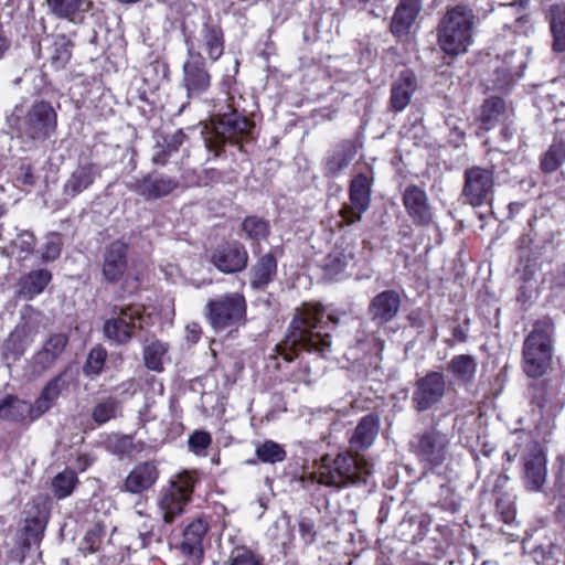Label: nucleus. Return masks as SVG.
I'll return each mask as SVG.
<instances>
[{
  "label": "nucleus",
  "instance_id": "nucleus-1",
  "mask_svg": "<svg viewBox=\"0 0 565 565\" xmlns=\"http://www.w3.org/2000/svg\"><path fill=\"white\" fill-rule=\"evenodd\" d=\"M338 322L339 318L327 315L320 305H303L297 309L286 339L277 345L279 355L287 362L292 361L299 350L324 355L331 345L330 324Z\"/></svg>",
  "mask_w": 565,
  "mask_h": 565
},
{
  "label": "nucleus",
  "instance_id": "nucleus-2",
  "mask_svg": "<svg viewBox=\"0 0 565 565\" xmlns=\"http://www.w3.org/2000/svg\"><path fill=\"white\" fill-rule=\"evenodd\" d=\"M7 120L19 137L43 142L55 134L57 113L50 102L36 100L26 110L15 106Z\"/></svg>",
  "mask_w": 565,
  "mask_h": 565
},
{
  "label": "nucleus",
  "instance_id": "nucleus-3",
  "mask_svg": "<svg viewBox=\"0 0 565 565\" xmlns=\"http://www.w3.org/2000/svg\"><path fill=\"white\" fill-rule=\"evenodd\" d=\"M475 15L466 6H455L447 10L437 28V43L447 55L467 52L472 43Z\"/></svg>",
  "mask_w": 565,
  "mask_h": 565
},
{
  "label": "nucleus",
  "instance_id": "nucleus-4",
  "mask_svg": "<svg viewBox=\"0 0 565 565\" xmlns=\"http://www.w3.org/2000/svg\"><path fill=\"white\" fill-rule=\"evenodd\" d=\"M371 473L372 465L364 457L345 452L333 459L329 456L322 458L318 481L328 487L345 488L366 482Z\"/></svg>",
  "mask_w": 565,
  "mask_h": 565
},
{
  "label": "nucleus",
  "instance_id": "nucleus-5",
  "mask_svg": "<svg viewBox=\"0 0 565 565\" xmlns=\"http://www.w3.org/2000/svg\"><path fill=\"white\" fill-rule=\"evenodd\" d=\"M206 318L212 329L232 333L246 323L247 305L239 292H230L211 298L206 306Z\"/></svg>",
  "mask_w": 565,
  "mask_h": 565
},
{
  "label": "nucleus",
  "instance_id": "nucleus-6",
  "mask_svg": "<svg viewBox=\"0 0 565 565\" xmlns=\"http://www.w3.org/2000/svg\"><path fill=\"white\" fill-rule=\"evenodd\" d=\"M554 324L550 318L539 320L524 341V371L531 377L545 373L552 358Z\"/></svg>",
  "mask_w": 565,
  "mask_h": 565
},
{
  "label": "nucleus",
  "instance_id": "nucleus-7",
  "mask_svg": "<svg viewBox=\"0 0 565 565\" xmlns=\"http://www.w3.org/2000/svg\"><path fill=\"white\" fill-rule=\"evenodd\" d=\"M228 109L213 118L212 130L205 137L206 147L215 153L225 142L241 143L254 139V122L236 110Z\"/></svg>",
  "mask_w": 565,
  "mask_h": 565
},
{
  "label": "nucleus",
  "instance_id": "nucleus-8",
  "mask_svg": "<svg viewBox=\"0 0 565 565\" xmlns=\"http://www.w3.org/2000/svg\"><path fill=\"white\" fill-rule=\"evenodd\" d=\"M195 478L188 471L178 473L169 484L161 490L158 501L159 510L164 523H172L184 512L191 500Z\"/></svg>",
  "mask_w": 565,
  "mask_h": 565
},
{
  "label": "nucleus",
  "instance_id": "nucleus-9",
  "mask_svg": "<svg viewBox=\"0 0 565 565\" xmlns=\"http://www.w3.org/2000/svg\"><path fill=\"white\" fill-rule=\"evenodd\" d=\"M186 45L188 57L183 63L182 86L188 98H198L210 88L211 75L201 52L196 51L195 43L186 42Z\"/></svg>",
  "mask_w": 565,
  "mask_h": 565
},
{
  "label": "nucleus",
  "instance_id": "nucleus-10",
  "mask_svg": "<svg viewBox=\"0 0 565 565\" xmlns=\"http://www.w3.org/2000/svg\"><path fill=\"white\" fill-rule=\"evenodd\" d=\"M143 308L139 305L121 308L118 317L111 318L104 323V335L116 344H127L136 328L143 327Z\"/></svg>",
  "mask_w": 565,
  "mask_h": 565
},
{
  "label": "nucleus",
  "instance_id": "nucleus-11",
  "mask_svg": "<svg viewBox=\"0 0 565 565\" xmlns=\"http://www.w3.org/2000/svg\"><path fill=\"white\" fill-rule=\"evenodd\" d=\"M372 180L364 173L355 175L349 188V203L340 210L341 225H351L359 222L362 214L367 211L371 203Z\"/></svg>",
  "mask_w": 565,
  "mask_h": 565
},
{
  "label": "nucleus",
  "instance_id": "nucleus-12",
  "mask_svg": "<svg viewBox=\"0 0 565 565\" xmlns=\"http://www.w3.org/2000/svg\"><path fill=\"white\" fill-rule=\"evenodd\" d=\"M493 186V170L475 166L465 171L462 195L470 205L477 207L490 203Z\"/></svg>",
  "mask_w": 565,
  "mask_h": 565
},
{
  "label": "nucleus",
  "instance_id": "nucleus-13",
  "mask_svg": "<svg viewBox=\"0 0 565 565\" xmlns=\"http://www.w3.org/2000/svg\"><path fill=\"white\" fill-rule=\"evenodd\" d=\"M125 184L129 191L135 192L146 201H152L171 194L178 189L179 181L160 172H150L142 178H134Z\"/></svg>",
  "mask_w": 565,
  "mask_h": 565
},
{
  "label": "nucleus",
  "instance_id": "nucleus-14",
  "mask_svg": "<svg viewBox=\"0 0 565 565\" xmlns=\"http://www.w3.org/2000/svg\"><path fill=\"white\" fill-rule=\"evenodd\" d=\"M523 550L530 554L537 565H558L562 547L556 536L546 531L535 533L523 541Z\"/></svg>",
  "mask_w": 565,
  "mask_h": 565
},
{
  "label": "nucleus",
  "instance_id": "nucleus-15",
  "mask_svg": "<svg viewBox=\"0 0 565 565\" xmlns=\"http://www.w3.org/2000/svg\"><path fill=\"white\" fill-rule=\"evenodd\" d=\"M356 264V245L352 239L341 237L323 259V270L330 279H337Z\"/></svg>",
  "mask_w": 565,
  "mask_h": 565
},
{
  "label": "nucleus",
  "instance_id": "nucleus-16",
  "mask_svg": "<svg viewBox=\"0 0 565 565\" xmlns=\"http://www.w3.org/2000/svg\"><path fill=\"white\" fill-rule=\"evenodd\" d=\"M446 392L445 375L429 372L417 381L413 403L417 411H426L441 401Z\"/></svg>",
  "mask_w": 565,
  "mask_h": 565
},
{
  "label": "nucleus",
  "instance_id": "nucleus-17",
  "mask_svg": "<svg viewBox=\"0 0 565 565\" xmlns=\"http://www.w3.org/2000/svg\"><path fill=\"white\" fill-rule=\"evenodd\" d=\"M546 476L545 454L540 445L534 444L523 458V484L529 491H542Z\"/></svg>",
  "mask_w": 565,
  "mask_h": 565
},
{
  "label": "nucleus",
  "instance_id": "nucleus-18",
  "mask_svg": "<svg viewBox=\"0 0 565 565\" xmlns=\"http://www.w3.org/2000/svg\"><path fill=\"white\" fill-rule=\"evenodd\" d=\"M207 531L209 524L203 519H196L184 529L180 551L188 559L189 565L201 564L204 555L203 540Z\"/></svg>",
  "mask_w": 565,
  "mask_h": 565
},
{
  "label": "nucleus",
  "instance_id": "nucleus-19",
  "mask_svg": "<svg viewBox=\"0 0 565 565\" xmlns=\"http://www.w3.org/2000/svg\"><path fill=\"white\" fill-rule=\"evenodd\" d=\"M449 438L446 434H441L431 428L425 434L418 436L413 443L419 457L429 463L440 465L446 458Z\"/></svg>",
  "mask_w": 565,
  "mask_h": 565
},
{
  "label": "nucleus",
  "instance_id": "nucleus-20",
  "mask_svg": "<svg viewBox=\"0 0 565 565\" xmlns=\"http://www.w3.org/2000/svg\"><path fill=\"white\" fill-rule=\"evenodd\" d=\"M102 177V168L95 162H81L63 184V195L74 199L89 189Z\"/></svg>",
  "mask_w": 565,
  "mask_h": 565
},
{
  "label": "nucleus",
  "instance_id": "nucleus-21",
  "mask_svg": "<svg viewBox=\"0 0 565 565\" xmlns=\"http://www.w3.org/2000/svg\"><path fill=\"white\" fill-rule=\"evenodd\" d=\"M211 260L217 269L231 274L241 271L246 267L248 254L243 245L226 243L213 252Z\"/></svg>",
  "mask_w": 565,
  "mask_h": 565
},
{
  "label": "nucleus",
  "instance_id": "nucleus-22",
  "mask_svg": "<svg viewBox=\"0 0 565 565\" xmlns=\"http://www.w3.org/2000/svg\"><path fill=\"white\" fill-rule=\"evenodd\" d=\"M403 204L414 223L428 225L433 222V211L427 193L417 185H409L403 193Z\"/></svg>",
  "mask_w": 565,
  "mask_h": 565
},
{
  "label": "nucleus",
  "instance_id": "nucleus-23",
  "mask_svg": "<svg viewBox=\"0 0 565 565\" xmlns=\"http://www.w3.org/2000/svg\"><path fill=\"white\" fill-rule=\"evenodd\" d=\"M401 308V297L395 290H384L377 294L369 305V315L376 324L392 321Z\"/></svg>",
  "mask_w": 565,
  "mask_h": 565
},
{
  "label": "nucleus",
  "instance_id": "nucleus-24",
  "mask_svg": "<svg viewBox=\"0 0 565 565\" xmlns=\"http://www.w3.org/2000/svg\"><path fill=\"white\" fill-rule=\"evenodd\" d=\"M422 10V0H401L391 22V32L402 39L407 36Z\"/></svg>",
  "mask_w": 565,
  "mask_h": 565
},
{
  "label": "nucleus",
  "instance_id": "nucleus-25",
  "mask_svg": "<svg viewBox=\"0 0 565 565\" xmlns=\"http://www.w3.org/2000/svg\"><path fill=\"white\" fill-rule=\"evenodd\" d=\"M159 478L154 463L142 462L137 465L126 477L124 488L127 492L138 494L150 489Z\"/></svg>",
  "mask_w": 565,
  "mask_h": 565
},
{
  "label": "nucleus",
  "instance_id": "nucleus-26",
  "mask_svg": "<svg viewBox=\"0 0 565 565\" xmlns=\"http://www.w3.org/2000/svg\"><path fill=\"white\" fill-rule=\"evenodd\" d=\"M68 344V335L63 332L51 334L43 343L41 350L34 355V362L42 370L52 367L63 355Z\"/></svg>",
  "mask_w": 565,
  "mask_h": 565
},
{
  "label": "nucleus",
  "instance_id": "nucleus-27",
  "mask_svg": "<svg viewBox=\"0 0 565 565\" xmlns=\"http://www.w3.org/2000/svg\"><path fill=\"white\" fill-rule=\"evenodd\" d=\"M188 42H194L198 52L203 49L212 62L217 61L224 52L223 31L215 24H204L200 31L199 38L189 40Z\"/></svg>",
  "mask_w": 565,
  "mask_h": 565
},
{
  "label": "nucleus",
  "instance_id": "nucleus-28",
  "mask_svg": "<svg viewBox=\"0 0 565 565\" xmlns=\"http://www.w3.org/2000/svg\"><path fill=\"white\" fill-rule=\"evenodd\" d=\"M126 252L127 245L120 241L111 243L107 248L104 257L103 274L108 281H117L122 277L127 268Z\"/></svg>",
  "mask_w": 565,
  "mask_h": 565
},
{
  "label": "nucleus",
  "instance_id": "nucleus-29",
  "mask_svg": "<svg viewBox=\"0 0 565 565\" xmlns=\"http://www.w3.org/2000/svg\"><path fill=\"white\" fill-rule=\"evenodd\" d=\"M66 371L54 376L42 390L40 396L32 405V420L38 419L47 412L58 398L61 392L66 387Z\"/></svg>",
  "mask_w": 565,
  "mask_h": 565
},
{
  "label": "nucleus",
  "instance_id": "nucleus-30",
  "mask_svg": "<svg viewBox=\"0 0 565 565\" xmlns=\"http://www.w3.org/2000/svg\"><path fill=\"white\" fill-rule=\"evenodd\" d=\"M358 146L352 140H344L337 145L329 153L324 162L327 175H338L354 159Z\"/></svg>",
  "mask_w": 565,
  "mask_h": 565
},
{
  "label": "nucleus",
  "instance_id": "nucleus-31",
  "mask_svg": "<svg viewBox=\"0 0 565 565\" xmlns=\"http://www.w3.org/2000/svg\"><path fill=\"white\" fill-rule=\"evenodd\" d=\"M416 76L411 71H403L393 83L391 89V106L395 111L404 110L411 103L416 90Z\"/></svg>",
  "mask_w": 565,
  "mask_h": 565
},
{
  "label": "nucleus",
  "instance_id": "nucleus-32",
  "mask_svg": "<svg viewBox=\"0 0 565 565\" xmlns=\"http://www.w3.org/2000/svg\"><path fill=\"white\" fill-rule=\"evenodd\" d=\"M47 523V512L40 505H33L24 520L23 545H39Z\"/></svg>",
  "mask_w": 565,
  "mask_h": 565
},
{
  "label": "nucleus",
  "instance_id": "nucleus-33",
  "mask_svg": "<svg viewBox=\"0 0 565 565\" xmlns=\"http://www.w3.org/2000/svg\"><path fill=\"white\" fill-rule=\"evenodd\" d=\"M34 333L26 323L18 324L3 343L6 360H18L33 342Z\"/></svg>",
  "mask_w": 565,
  "mask_h": 565
},
{
  "label": "nucleus",
  "instance_id": "nucleus-34",
  "mask_svg": "<svg viewBox=\"0 0 565 565\" xmlns=\"http://www.w3.org/2000/svg\"><path fill=\"white\" fill-rule=\"evenodd\" d=\"M52 279V275L47 269H35L23 275L19 280V296L24 299H33L42 294Z\"/></svg>",
  "mask_w": 565,
  "mask_h": 565
},
{
  "label": "nucleus",
  "instance_id": "nucleus-35",
  "mask_svg": "<svg viewBox=\"0 0 565 565\" xmlns=\"http://www.w3.org/2000/svg\"><path fill=\"white\" fill-rule=\"evenodd\" d=\"M277 274V260L271 254L262 256L250 270V287L264 289Z\"/></svg>",
  "mask_w": 565,
  "mask_h": 565
},
{
  "label": "nucleus",
  "instance_id": "nucleus-36",
  "mask_svg": "<svg viewBox=\"0 0 565 565\" xmlns=\"http://www.w3.org/2000/svg\"><path fill=\"white\" fill-rule=\"evenodd\" d=\"M508 111L505 103L499 97H491L487 99L480 111L479 120L480 128L488 131L494 128L498 124L505 121Z\"/></svg>",
  "mask_w": 565,
  "mask_h": 565
},
{
  "label": "nucleus",
  "instance_id": "nucleus-37",
  "mask_svg": "<svg viewBox=\"0 0 565 565\" xmlns=\"http://www.w3.org/2000/svg\"><path fill=\"white\" fill-rule=\"evenodd\" d=\"M168 352V343L157 339L148 341L142 351L146 367L153 372H162L163 364L169 361Z\"/></svg>",
  "mask_w": 565,
  "mask_h": 565
},
{
  "label": "nucleus",
  "instance_id": "nucleus-38",
  "mask_svg": "<svg viewBox=\"0 0 565 565\" xmlns=\"http://www.w3.org/2000/svg\"><path fill=\"white\" fill-rule=\"evenodd\" d=\"M32 405L14 396H6L0 401V418L2 420H32Z\"/></svg>",
  "mask_w": 565,
  "mask_h": 565
},
{
  "label": "nucleus",
  "instance_id": "nucleus-39",
  "mask_svg": "<svg viewBox=\"0 0 565 565\" xmlns=\"http://www.w3.org/2000/svg\"><path fill=\"white\" fill-rule=\"evenodd\" d=\"M477 361L469 354L455 355L448 363L447 370L461 384L471 383L477 373Z\"/></svg>",
  "mask_w": 565,
  "mask_h": 565
},
{
  "label": "nucleus",
  "instance_id": "nucleus-40",
  "mask_svg": "<svg viewBox=\"0 0 565 565\" xmlns=\"http://www.w3.org/2000/svg\"><path fill=\"white\" fill-rule=\"evenodd\" d=\"M551 30L554 36L553 49L557 52L565 51V7L555 4L550 10Z\"/></svg>",
  "mask_w": 565,
  "mask_h": 565
},
{
  "label": "nucleus",
  "instance_id": "nucleus-41",
  "mask_svg": "<svg viewBox=\"0 0 565 565\" xmlns=\"http://www.w3.org/2000/svg\"><path fill=\"white\" fill-rule=\"evenodd\" d=\"M52 13L58 18L72 19L74 14L86 11L89 8L87 0H47Z\"/></svg>",
  "mask_w": 565,
  "mask_h": 565
},
{
  "label": "nucleus",
  "instance_id": "nucleus-42",
  "mask_svg": "<svg viewBox=\"0 0 565 565\" xmlns=\"http://www.w3.org/2000/svg\"><path fill=\"white\" fill-rule=\"evenodd\" d=\"M565 161V141L562 139H554L553 143L543 154L541 160V168L544 172L556 171Z\"/></svg>",
  "mask_w": 565,
  "mask_h": 565
},
{
  "label": "nucleus",
  "instance_id": "nucleus-43",
  "mask_svg": "<svg viewBox=\"0 0 565 565\" xmlns=\"http://www.w3.org/2000/svg\"><path fill=\"white\" fill-rule=\"evenodd\" d=\"M77 483L78 478L75 471L65 469L64 471L57 473L52 480V489L54 495L60 500L67 498L72 494Z\"/></svg>",
  "mask_w": 565,
  "mask_h": 565
},
{
  "label": "nucleus",
  "instance_id": "nucleus-44",
  "mask_svg": "<svg viewBox=\"0 0 565 565\" xmlns=\"http://www.w3.org/2000/svg\"><path fill=\"white\" fill-rule=\"evenodd\" d=\"M255 454L257 459L265 463L281 462L286 458L284 447L273 440L256 444Z\"/></svg>",
  "mask_w": 565,
  "mask_h": 565
},
{
  "label": "nucleus",
  "instance_id": "nucleus-45",
  "mask_svg": "<svg viewBox=\"0 0 565 565\" xmlns=\"http://www.w3.org/2000/svg\"><path fill=\"white\" fill-rule=\"evenodd\" d=\"M72 43L64 35L54 38L51 47V62L56 68H62L66 65L72 56Z\"/></svg>",
  "mask_w": 565,
  "mask_h": 565
},
{
  "label": "nucleus",
  "instance_id": "nucleus-46",
  "mask_svg": "<svg viewBox=\"0 0 565 565\" xmlns=\"http://www.w3.org/2000/svg\"><path fill=\"white\" fill-rule=\"evenodd\" d=\"M377 430L375 426H355L354 433L350 438V447L354 451L363 450L369 448L375 437Z\"/></svg>",
  "mask_w": 565,
  "mask_h": 565
},
{
  "label": "nucleus",
  "instance_id": "nucleus-47",
  "mask_svg": "<svg viewBox=\"0 0 565 565\" xmlns=\"http://www.w3.org/2000/svg\"><path fill=\"white\" fill-rule=\"evenodd\" d=\"M120 414V406L115 398H107L98 403L93 412V418L97 424H104L116 419Z\"/></svg>",
  "mask_w": 565,
  "mask_h": 565
},
{
  "label": "nucleus",
  "instance_id": "nucleus-48",
  "mask_svg": "<svg viewBox=\"0 0 565 565\" xmlns=\"http://www.w3.org/2000/svg\"><path fill=\"white\" fill-rule=\"evenodd\" d=\"M243 231L247 237L253 241H260L267 237L269 233V225L263 218L256 216H248L243 222Z\"/></svg>",
  "mask_w": 565,
  "mask_h": 565
},
{
  "label": "nucleus",
  "instance_id": "nucleus-49",
  "mask_svg": "<svg viewBox=\"0 0 565 565\" xmlns=\"http://www.w3.org/2000/svg\"><path fill=\"white\" fill-rule=\"evenodd\" d=\"M107 358V351L102 347H95L90 350L86 363L84 365V372L87 375H98L103 369Z\"/></svg>",
  "mask_w": 565,
  "mask_h": 565
},
{
  "label": "nucleus",
  "instance_id": "nucleus-50",
  "mask_svg": "<svg viewBox=\"0 0 565 565\" xmlns=\"http://www.w3.org/2000/svg\"><path fill=\"white\" fill-rule=\"evenodd\" d=\"M62 237L60 234L51 233L46 236L45 243L41 249V258L43 262H52L58 258L62 250Z\"/></svg>",
  "mask_w": 565,
  "mask_h": 565
},
{
  "label": "nucleus",
  "instance_id": "nucleus-51",
  "mask_svg": "<svg viewBox=\"0 0 565 565\" xmlns=\"http://www.w3.org/2000/svg\"><path fill=\"white\" fill-rule=\"evenodd\" d=\"M228 562V565H263L260 558L246 547L234 548Z\"/></svg>",
  "mask_w": 565,
  "mask_h": 565
},
{
  "label": "nucleus",
  "instance_id": "nucleus-52",
  "mask_svg": "<svg viewBox=\"0 0 565 565\" xmlns=\"http://www.w3.org/2000/svg\"><path fill=\"white\" fill-rule=\"evenodd\" d=\"M35 236L29 231H21L15 239L12 241V246L18 249L21 254L29 255L34 250Z\"/></svg>",
  "mask_w": 565,
  "mask_h": 565
},
{
  "label": "nucleus",
  "instance_id": "nucleus-53",
  "mask_svg": "<svg viewBox=\"0 0 565 565\" xmlns=\"http://www.w3.org/2000/svg\"><path fill=\"white\" fill-rule=\"evenodd\" d=\"M189 447L195 454H201L211 444V436L209 433L204 430H195L189 437Z\"/></svg>",
  "mask_w": 565,
  "mask_h": 565
},
{
  "label": "nucleus",
  "instance_id": "nucleus-54",
  "mask_svg": "<svg viewBox=\"0 0 565 565\" xmlns=\"http://www.w3.org/2000/svg\"><path fill=\"white\" fill-rule=\"evenodd\" d=\"M173 152L167 148L166 143L160 140H157L156 146L153 147L151 161L156 166H164L168 162L169 157Z\"/></svg>",
  "mask_w": 565,
  "mask_h": 565
},
{
  "label": "nucleus",
  "instance_id": "nucleus-55",
  "mask_svg": "<svg viewBox=\"0 0 565 565\" xmlns=\"http://www.w3.org/2000/svg\"><path fill=\"white\" fill-rule=\"evenodd\" d=\"M110 445L114 451L125 455L129 454L134 449L132 438L130 436H114L110 439Z\"/></svg>",
  "mask_w": 565,
  "mask_h": 565
},
{
  "label": "nucleus",
  "instance_id": "nucleus-56",
  "mask_svg": "<svg viewBox=\"0 0 565 565\" xmlns=\"http://www.w3.org/2000/svg\"><path fill=\"white\" fill-rule=\"evenodd\" d=\"M102 542L100 531L97 529L90 530L86 533L83 544V550L88 553H95L99 550Z\"/></svg>",
  "mask_w": 565,
  "mask_h": 565
},
{
  "label": "nucleus",
  "instance_id": "nucleus-57",
  "mask_svg": "<svg viewBox=\"0 0 565 565\" xmlns=\"http://www.w3.org/2000/svg\"><path fill=\"white\" fill-rule=\"evenodd\" d=\"M154 523L153 520L150 518H146L143 523L141 524L139 529V537L141 540V546L148 547L154 537Z\"/></svg>",
  "mask_w": 565,
  "mask_h": 565
},
{
  "label": "nucleus",
  "instance_id": "nucleus-58",
  "mask_svg": "<svg viewBox=\"0 0 565 565\" xmlns=\"http://www.w3.org/2000/svg\"><path fill=\"white\" fill-rule=\"evenodd\" d=\"M497 512H499L502 516V520L505 523H510L514 519V508L510 500H504L503 498H498L495 501Z\"/></svg>",
  "mask_w": 565,
  "mask_h": 565
},
{
  "label": "nucleus",
  "instance_id": "nucleus-59",
  "mask_svg": "<svg viewBox=\"0 0 565 565\" xmlns=\"http://www.w3.org/2000/svg\"><path fill=\"white\" fill-rule=\"evenodd\" d=\"M547 281L551 288H565V264L557 266L555 269L548 273Z\"/></svg>",
  "mask_w": 565,
  "mask_h": 565
},
{
  "label": "nucleus",
  "instance_id": "nucleus-60",
  "mask_svg": "<svg viewBox=\"0 0 565 565\" xmlns=\"http://www.w3.org/2000/svg\"><path fill=\"white\" fill-rule=\"evenodd\" d=\"M185 135L183 131L178 130L174 134L163 137L162 140L166 143L167 148L172 152H177L180 146L183 143Z\"/></svg>",
  "mask_w": 565,
  "mask_h": 565
},
{
  "label": "nucleus",
  "instance_id": "nucleus-61",
  "mask_svg": "<svg viewBox=\"0 0 565 565\" xmlns=\"http://www.w3.org/2000/svg\"><path fill=\"white\" fill-rule=\"evenodd\" d=\"M120 395L131 396L136 392V382L134 379L127 380L119 384L116 388Z\"/></svg>",
  "mask_w": 565,
  "mask_h": 565
},
{
  "label": "nucleus",
  "instance_id": "nucleus-62",
  "mask_svg": "<svg viewBox=\"0 0 565 565\" xmlns=\"http://www.w3.org/2000/svg\"><path fill=\"white\" fill-rule=\"evenodd\" d=\"M201 335V328L198 323L186 326V339L192 343H196Z\"/></svg>",
  "mask_w": 565,
  "mask_h": 565
},
{
  "label": "nucleus",
  "instance_id": "nucleus-63",
  "mask_svg": "<svg viewBox=\"0 0 565 565\" xmlns=\"http://www.w3.org/2000/svg\"><path fill=\"white\" fill-rule=\"evenodd\" d=\"M299 530L303 537L311 536L313 533V524L311 521L302 519L299 522Z\"/></svg>",
  "mask_w": 565,
  "mask_h": 565
},
{
  "label": "nucleus",
  "instance_id": "nucleus-64",
  "mask_svg": "<svg viewBox=\"0 0 565 565\" xmlns=\"http://www.w3.org/2000/svg\"><path fill=\"white\" fill-rule=\"evenodd\" d=\"M500 6H519L520 8H525L530 0H498Z\"/></svg>",
  "mask_w": 565,
  "mask_h": 565
}]
</instances>
